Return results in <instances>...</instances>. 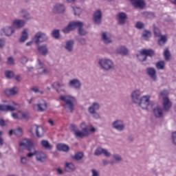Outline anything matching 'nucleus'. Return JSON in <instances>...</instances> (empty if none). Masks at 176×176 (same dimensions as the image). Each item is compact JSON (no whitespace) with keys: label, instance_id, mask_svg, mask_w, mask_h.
<instances>
[{"label":"nucleus","instance_id":"nucleus-1","mask_svg":"<svg viewBox=\"0 0 176 176\" xmlns=\"http://www.w3.org/2000/svg\"><path fill=\"white\" fill-rule=\"evenodd\" d=\"M79 128L82 131L79 130L76 125H72V130L74 131L76 138H85V137H89L90 134H94L97 131V128L93 126L91 123L85 121L79 124Z\"/></svg>","mask_w":176,"mask_h":176},{"label":"nucleus","instance_id":"nucleus-2","mask_svg":"<svg viewBox=\"0 0 176 176\" xmlns=\"http://www.w3.org/2000/svg\"><path fill=\"white\" fill-rule=\"evenodd\" d=\"M59 100L64 102L63 107L67 112H73L74 109H75V97L71 95H60Z\"/></svg>","mask_w":176,"mask_h":176},{"label":"nucleus","instance_id":"nucleus-3","mask_svg":"<svg viewBox=\"0 0 176 176\" xmlns=\"http://www.w3.org/2000/svg\"><path fill=\"white\" fill-rule=\"evenodd\" d=\"M98 64L104 71H113L115 69V65L112 59L108 58H103L99 60Z\"/></svg>","mask_w":176,"mask_h":176},{"label":"nucleus","instance_id":"nucleus-4","mask_svg":"<svg viewBox=\"0 0 176 176\" xmlns=\"http://www.w3.org/2000/svg\"><path fill=\"white\" fill-rule=\"evenodd\" d=\"M138 107L142 109H146V111L152 108V104L151 103V96L145 95L140 97L139 102L136 103Z\"/></svg>","mask_w":176,"mask_h":176},{"label":"nucleus","instance_id":"nucleus-5","mask_svg":"<svg viewBox=\"0 0 176 176\" xmlns=\"http://www.w3.org/2000/svg\"><path fill=\"white\" fill-rule=\"evenodd\" d=\"M27 157H32V156H36V162H38V163H45L46 162V154L41 151H35V148L34 150L28 153L26 155Z\"/></svg>","mask_w":176,"mask_h":176},{"label":"nucleus","instance_id":"nucleus-6","mask_svg":"<svg viewBox=\"0 0 176 176\" xmlns=\"http://www.w3.org/2000/svg\"><path fill=\"white\" fill-rule=\"evenodd\" d=\"M168 91L167 90L161 91L160 93V97L162 98V105L165 111H168L171 108V101L167 97Z\"/></svg>","mask_w":176,"mask_h":176},{"label":"nucleus","instance_id":"nucleus-7","mask_svg":"<svg viewBox=\"0 0 176 176\" xmlns=\"http://www.w3.org/2000/svg\"><path fill=\"white\" fill-rule=\"evenodd\" d=\"M46 41H47V35L42 32H36L33 37V42H34L36 45H39V43L46 42Z\"/></svg>","mask_w":176,"mask_h":176},{"label":"nucleus","instance_id":"nucleus-8","mask_svg":"<svg viewBox=\"0 0 176 176\" xmlns=\"http://www.w3.org/2000/svg\"><path fill=\"white\" fill-rule=\"evenodd\" d=\"M33 109L38 112H45L47 109V102L46 100L41 99L37 104H33Z\"/></svg>","mask_w":176,"mask_h":176},{"label":"nucleus","instance_id":"nucleus-9","mask_svg":"<svg viewBox=\"0 0 176 176\" xmlns=\"http://www.w3.org/2000/svg\"><path fill=\"white\" fill-rule=\"evenodd\" d=\"M140 54L138 55V58H139L140 61H145V60H146V56L152 57V56L155 54V51L144 49L140 50Z\"/></svg>","mask_w":176,"mask_h":176},{"label":"nucleus","instance_id":"nucleus-10","mask_svg":"<svg viewBox=\"0 0 176 176\" xmlns=\"http://www.w3.org/2000/svg\"><path fill=\"white\" fill-rule=\"evenodd\" d=\"M19 146L21 148H26L28 151L31 153L35 148H34V144H32V140L28 139H23L19 142Z\"/></svg>","mask_w":176,"mask_h":176},{"label":"nucleus","instance_id":"nucleus-11","mask_svg":"<svg viewBox=\"0 0 176 176\" xmlns=\"http://www.w3.org/2000/svg\"><path fill=\"white\" fill-rule=\"evenodd\" d=\"M111 127L117 131L122 132L124 130V121H123V120L117 119L112 122Z\"/></svg>","mask_w":176,"mask_h":176},{"label":"nucleus","instance_id":"nucleus-12","mask_svg":"<svg viewBox=\"0 0 176 176\" xmlns=\"http://www.w3.org/2000/svg\"><path fill=\"white\" fill-rule=\"evenodd\" d=\"M12 116L13 119H25V120H28L30 119V113L27 111H19L16 113H12Z\"/></svg>","mask_w":176,"mask_h":176},{"label":"nucleus","instance_id":"nucleus-13","mask_svg":"<svg viewBox=\"0 0 176 176\" xmlns=\"http://www.w3.org/2000/svg\"><path fill=\"white\" fill-rule=\"evenodd\" d=\"M16 109H19V104L16 102L12 101L9 104H0V111H16Z\"/></svg>","mask_w":176,"mask_h":176},{"label":"nucleus","instance_id":"nucleus-14","mask_svg":"<svg viewBox=\"0 0 176 176\" xmlns=\"http://www.w3.org/2000/svg\"><path fill=\"white\" fill-rule=\"evenodd\" d=\"M69 87L75 89V90H80L82 89V82L78 78L71 79L68 82Z\"/></svg>","mask_w":176,"mask_h":176},{"label":"nucleus","instance_id":"nucleus-15","mask_svg":"<svg viewBox=\"0 0 176 176\" xmlns=\"http://www.w3.org/2000/svg\"><path fill=\"white\" fill-rule=\"evenodd\" d=\"M32 133H36V137L41 138L45 135V129L43 127L38 125H34L31 129Z\"/></svg>","mask_w":176,"mask_h":176},{"label":"nucleus","instance_id":"nucleus-16","mask_svg":"<svg viewBox=\"0 0 176 176\" xmlns=\"http://www.w3.org/2000/svg\"><path fill=\"white\" fill-rule=\"evenodd\" d=\"M1 35L6 36H12L14 33V28L13 26H6L0 30Z\"/></svg>","mask_w":176,"mask_h":176},{"label":"nucleus","instance_id":"nucleus-17","mask_svg":"<svg viewBox=\"0 0 176 176\" xmlns=\"http://www.w3.org/2000/svg\"><path fill=\"white\" fill-rule=\"evenodd\" d=\"M141 94H142V93L140 89H135L131 92V98L134 104H137L138 102H139Z\"/></svg>","mask_w":176,"mask_h":176},{"label":"nucleus","instance_id":"nucleus-18","mask_svg":"<svg viewBox=\"0 0 176 176\" xmlns=\"http://www.w3.org/2000/svg\"><path fill=\"white\" fill-rule=\"evenodd\" d=\"M94 155L95 156H100L101 155H104L106 157H109L111 156V153H109L107 149L101 148V147H98L96 148Z\"/></svg>","mask_w":176,"mask_h":176},{"label":"nucleus","instance_id":"nucleus-19","mask_svg":"<svg viewBox=\"0 0 176 176\" xmlns=\"http://www.w3.org/2000/svg\"><path fill=\"white\" fill-rule=\"evenodd\" d=\"M101 40L106 44L112 43V34H111V33L104 32L101 34Z\"/></svg>","mask_w":176,"mask_h":176},{"label":"nucleus","instance_id":"nucleus-20","mask_svg":"<svg viewBox=\"0 0 176 176\" xmlns=\"http://www.w3.org/2000/svg\"><path fill=\"white\" fill-rule=\"evenodd\" d=\"M93 20L95 24H101V20H102V12H101V10H97L94 12Z\"/></svg>","mask_w":176,"mask_h":176},{"label":"nucleus","instance_id":"nucleus-21","mask_svg":"<svg viewBox=\"0 0 176 176\" xmlns=\"http://www.w3.org/2000/svg\"><path fill=\"white\" fill-rule=\"evenodd\" d=\"M37 50L41 56H47V54H49V49L47 48V45L45 44L38 45L37 47Z\"/></svg>","mask_w":176,"mask_h":176},{"label":"nucleus","instance_id":"nucleus-22","mask_svg":"<svg viewBox=\"0 0 176 176\" xmlns=\"http://www.w3.org/2000/svg\"><path fill=\"white\" fill-rule=\"evenodd\" d=\"M153 113L155 118H163L164 116V110L160 106H157L153 109Z\"/></svg>","mask_w":176,"mask_h":176},{"label":"nucleus","instance_id":"nucleus-23","mask_svg":"<svg viewBox=\"0 0 176 176\" xmlns=\"http://www.w3.org/2000/svg\"><path fill=\"white\" fill-rule=\"evenodd\" d=\"M25 25V21L23 19H14L12 22V27L14 28H23Z\"/></svg>","mask_w":176,"mask_h":176},{"label":"nucleus","instance_id":"nucleus-24","mask_svg":"<svg viewBox=\"0 0 176 176\" xmlns=\"http://www.w3.org/2000/svg\"><path fill=\"white\" fill-rule=\"evenodd\" d=\"M146 74L150 76L152 80H157V77L156 76V70L153 67H148L146 69Z\"/></svg>","mask_w":176,"mask_h":176},{"label":"nucleus","instance_id":"nucleus-25","mask_svg":"<svg viewBox=\"0 0 176 176\" xmlns=\"http://www.w3.org/2000/svg\"><path fill=\"white\" fill-rule=\"evenodd\" d=\"M69 25H70L72 30L74 31V30H76V28H78V30L80 28H82L83 22L79 21H73L70 22Z\"/></svg>","mask_w":176,"mask_h":176},{"label":"nucleus","instance_id":"nucleus-26","mask_svg":"<svg viewBox=\"0 0 176 176\" xmlns=\"http://www.w3.org/2000/svg\"><path fill=\"white\" fill-rule=\"evenodd\" d=\"M100 109V103L98 102H94L88 108V112L89 113H94L96 111Z\"/></svg>","mask_w":176,"mask_h":176},{"label":"nucleus","instance_id":"nucleus-27","mask_svg":"<svg viewBox=\"0 0 176 176\" xmlns=\"http://www.w3.org/2000/svg\"><path fill=\"white\" fill-rule=\"evenodd\" d=\"M53 89H56L57 93H65L66 90L64 89H61L63 86H64V84H61L59 82H55L52 84Z\"/></svg>","mask_w":176,"mask_h":176},{"label":"nucleus","instance_id":"nucleus-28","mask_svg":"<svg viewBox=\"0 0 176 176\" xmlns=\"http://www.w3.org/2000/svg\"><path fill=\"white\" fill-rule=\"evenodd\" d=\"M126 17H127V15H126V13L119 12L117 14V20H118L119 24H124V23H126Z\"/></svg>","mask_w":176,"mask_h":176},{"label":"nucleus","instance_id":"nucleus-29","mask_svg":"<svg viewBox=\"0 0 176 176\" xmlns=\"http://www.w3.org/2000/svg\"><path fill=\"white\" fill-rule=\"evenodd\" d=\"M132 5L135 8H140V9H142L144 6H145V3L144 2V0H130Z\"/></svg>","mask_w":176,"mask_h":176},{"label":"nucleus","instance_id":"nucleus-30","mask_svg":"<svg viewBox=\"0 0 176 176\" xmlns=\"http://www.w3.org/2000/svg\"><path fill=\"white\" fill-rule=\"evenodd\" d=\"M4 93L6 96H15V94H17L19 93V89L17 87H14L11 89H7L4 91Z\"/></svg>","mask_w":176,"mask_h":176},{"label":"nucleus","instance_id":"nucleus-31","mask_svg":"<svg viewBox=\"0 0 176 176\" xmlns=\"http://www.w3.org/2000/svg\"><path fill=\"white\" fill-rule=\"evenodd\" d=\"M53 10L56 13H63L65 11V7L63 4L56 3L54 6Z\"/></svg>","mask_w":176,"mask_h":176},{"label":"nucleus","instance_id":"nucleus-32","mask_svg":"<svg viewBox=\"0 0 176 176\" xmlns=\"http://www.w3.org/2000/svg\"><path fill=\"white\" fill-rule=\"evenodd\" d=\"M74 43H75V41L74 40H69L66 41L65 49H66L67 52H72V50H74Z\"/></svg>","mask_w":176,"mask_h":176},{"label":"nucleus","instance_id":"nucleus-33","mask_svg":"<svg viewBox=\"0 0 176 176\" xmlns=\"http://www.w3.org/2000/svg\"><path fill=\"white\" fill-rule=\"evenodd\" d=\"M28 29H24L22 32V34L20 38V42L21 43H24L25 41L28 39Z\"/></svg>","mask_w":176,"mask_h":176},{"label":"nucleus","instance_id":"nucleus-34","mask_svg":"<svg viewBox=\"0 0 176 176\" xmlns=\"http://www.w3.org/2000/svg\"><path fill=\"white\" fill-rule=\"evenodd\" d=\"M117 53L122 56H127L129 54V50L125 46H121L117 50Z\"/></svg>","mask_w":176,"mask_h":176},{"label":"nucleus","instance_id":"nucleus-35","mask_svg":"<svg viewBox=\"0 0 176 176\" xmlns=\"http://www.w3.org/2000/svg\"><path fill=\"white\" fill-rule=\"evenodd\" d=\"M56 148L58 151H61L62 152H68L69 151V146L64 144H57Z\"/></svg>","mask_w":176,"mask_h":176},{"label":"nucleus","instance_id":"nucleus-36","mask_svg":"<svg viewBox=\"0 0 176 176\" xmlns=\"http://www.w3.org/2000/svg\"><path fill=\"white\" fill-rule=\"evenodd\" d=\"M167 41L168 37L166 35H160L159 36L158 45H160V46H163V45H165Z\"/></svg>","mask_w":176,"mask_h":176},{"label":"nucleus","instance_id":"nucleus-37","mask_svg":"<svg viewBox=\"0 0 176 176\" xmlns=\"http://www.w3.org/2000/svg\"><path fill=\"white\" fill-rule=\"evenodd\" d=\"M65 168V171H67V173H71L72 171H74V170H75V165H74V164L71 162H66Z\"/></svg>","mask_w":176,"mask_h":176},{"label":"nucleus","instance_id":"nucleus-38","mask_svg":"<svg viewBox=\"0 0 176 176\" xmlns=\"http://www.w3.org/2000/svg\"><path fill=\"white\" fill-rule=\"evenodd\" d=\"M41 146L44 148V149H47L48 151H50L52 148H53L52 146H51L50 143L47 140H42L41 142Z\"/></svg>","mask_w":176,"mask_h":176},{"label":"nucleus","instance_id":"nucleus-39","mask_svg":"<svg viewBox=\"0 0 176 176\" xmlns=\"http://www.w3.org/2000/svg\"><path fill=\"white\" fill-rule=\"evenodd\" d=\"M74 16H80V14H82V12H83V10H82V8H80V7H72Z\"/></svg>","mask_w":176,"mask_h":176},{"label":"nucleus","instance_id":"nucleus-40","mask_svg":"<svg viewBox=\"0 0 176 176\" xmlns=\"http://www.w3.org/2000/svg\"><path fill=\"white\" fill-rule=\"evenodd\" d=\"M155 67L157 69H163L164 67H166V63H164V61L160 60L155 64Z\"/></svg>","mask_w":176,"mask_h":176},{"label":"nucleus","instance_id":"nucleus-41","mask_svg":"<svg viewBox=\"0 0 176 176\" xmlns=\"http://www.w3.org/2000/svg\"><path fill=\"white\" fill-rule=\"evenodd\" d=\"M152 36V33L150 31L144 30L142 33V38H144L146 41L149 39Z\"/></svg>","mask_w":176,"mask_h":176},{"label":"nucleus","instance_id":"nucleus-42","mask_svg":"<svg viewBox=\"0 0 176 176\" xmlns=\"http://www.w3.org/2000/svg\"><path fill=\"white\" fill-rule=\"evenodd\" d=\"M50 73V69L49 68H43L42 70L38 71V75H48Z\"/></svg>","mask_w":176,"mask_h":176},{"label":"nucleus","instance_id":"nucleus-43","mask_svg":"<svg viewBox=\"0 0 176 176\" xmlns=\"http://www.w3.org/2000/svg\"><path fill=\"white\" fill-rule=\"evenodd\" d=\"M44 65H45L43 64V62L41 60V59H37V63L36 65V69H38V71H40L41 69H42V68H43Z\"/></svg>","mask_w":176,"mask_h":176},{"label":"nucleus","instance_id":"nucleus-44","mask_svg":"<svg viewBox=\"0 0 176 176\" xmlns=\"http://www.w3.org/2000/svg\"><path fill=\"white\" fill-rule=\"evenodd\" d=\"M14 134H15L16 137H21V135H23V129L18 127L14 130Z\"/></svg>","mask_w":176,"mask_h":176},{"label":"nucleus","instance_id":"nucleus-45","mask_svg":"<svg viewBox=\"0 0 176 176\" xmlns=\"http://www.w3.org/2000/svg\"><path fill=\"white\" fill-rule=\"evenodd\" d=\"M21 16L25 19V20H30L31 19V16H30V14L27 12L25 10L21 11Z\"/></svg>","mask_w":176,"mask_h":176},{"label":"nucleus","instance_id":"nucleus-46","mask_svg":"<svg viewBox=\"0 0 176 176\" xmlns=\"http://www.w3.org/2000/svg\"><path fill=\"white\" fill-rule=\"evenodd\" d=\"M5 75L8 79H12L14 76V73L12 71L7 70L5 72Z\"/></svg>","mask_w":176,"mask_h":176},{"label":"nucleus","instance_id":"nucleus-47","mask_svg":"<svg viewBox=\"0 0 176 176\" xmlns=\"http://www.w3.org/2000/svg\"><path fill=\"white\" fill-rule=\"evenodd\" d=\"M52 36L55 38L56 39H58L60 38V31L58 30H54L52 32Z\"/></svg>","mask_w":176,"mask_h":176},{"label":"nucleus","instance_id":"nucleus-48","mask_svg":"<svg viewBox=\"0 0 176 176\" xmlns=\"http://www.w3.org/2000/svg\"><path fill=\"white\" fill-rule=\"evenodd\" d=\"M70 31H73V30L69 24L63 30V32H64V34H68V32H70Z\"/></svg>","mask_w":176,"mask_h":176},{"label":"nucleus","instance_id":"nucleus-49","mask_svg":"<svg viewBox=\"0 0 176 176\" xmlns=\"http://www.w3.org/2000/svg\"><path fill=\"white\" fill-rule=\"evenodd\" d=\"M7 64L8 65H13V64H14V59L13 58V57L10 56L8 58Z\"/></svg>","mask_w":176,"mask_h":176},{"label":"nucleus","instance_id":"nucleus-50","mask_svg":"<svg viewBox=\"0 0 176 176\" xmlns=\"http://www.w3.org/2000/svg\"><path fill=\"white\" fill-rule=\"evenodd\" d=\"M113 157L116 162H122V157L119 154L113 155Z\"/></svg>","mask_w":176,"mask_h":176},{"label":"nucleus","instance_id":"nucleus-51","mask_svg":"<svg viewBox=\"0 0 176 176\" xmlns=\"http://www.w3.org/2000/svg\"><path fill=\"white\" fill-rule=\"evenodd\" d=\"M91 176H100V171H98L97 169H92L91 170Z\"/></svg>","mask_w":176,"mask_h":176},{"label":"nucleus","instance_id":"nucleus-52","mask_svg":"<svg viewBox=\"0 0 176 176\" xmlns=\"http://www.w3.org/2000/svg\"><path fill=\"white\" fill-rule=\"evenodd\" d=\"M164 56L165 60H170V52H168V50H166L164 52Z\"/></svg>","mask_w":176,"mask_h":176},{"label":"nucleus","instance_id":"nucleus-53","mask_svg":"<svg viewBox=\"0 0 176 176\" xmlns=\"http://www.w3.org/2000/svg\"><path fill=\"white\" fill-rule=\"evenodd\" d=\"M82 157H83V153H78L76 154L74 156V159H76V160H80V159H82Z\"/></svg>","mask_w":176,"mask_h":176},{"label":"nucleus","instance_id":"nucleus-54","mask_svg":"<svg viewBox=\"0 0 176 176\" xmlns=\"http://www.w3.org/2000/svg\"><path fill=\"white\" fill-rule=\"evenodd\" d=\"M6 45V41L3 38H0V49H3V47Z\"/></svg>","mask_w":176,"mask_h":176},{"label":"nucleus","instance_id":"nucleus-55","mask_svg":"<svg viewBox=\"0 0 176 176\" xmlns=\"http://www.w3.org/2000/svg\"><path fill=\"white\" fill-rule=\"evenodd\" d=\"M135 27L138 30H141V28H144V23H142V22H137Z\"/></svg>","mask_w":176,"mask_h":176},{"label":"nucleus","instance_id":"nucleus-56","mask_svg":"<svg viewBox=\"0 0 176 176\" xmlns=\"http://www.w3.org/2000/svg\"><path fill=\"white\" fill-rule=\"evenodd\" d=\"M78 34H80V35H82V36H84V35H86V34H87V32H86L85 30H83L82 28H80L79 29H78Z\"/></svg>","mask_w":176,"mask_h":176},{"label":"nucleus","instance_id":"nucleus-57","mask_svg":"<svg viewBox=\"0 0 176 176\" xmlns=\"http://www.w3.org/2000/svg\"><path fill=\"white\" fill-rule=\"evenodd\" d=\"M154 34L155 36H160V30L157 28H154Z\"/></svg>","mask_w":176,"mask_h":176},{"label":"nucleus","instance_id":"nucleus-58","mask_svg":"<svg viewBox=\"0 0 176 176\" xmlns=\"http://www.w3.org/2000/svg\"><path fill=\"white\" fill-rule=\"evenodd\" d=\"M28 162V160H27V157H21V163L22 164H27V162Z\"/></svg>","mask_w":176,"mask_h":176},{"label":"nucleus","instance_id":"nucleus-59","mask_svg":"<svg viewBox=\"0 0 176 176\" xmlns=\"http://www.w3.org/2000/svg\"><path fill=\"white\" fill-rule=\"evenodd\" d=\"M89 113L92 115L94 119H100V114L94 111V113Z\"/></svg>","mask_w":176,"mask_h":176},{"label":"nucleus","instance_id":"nucleus-60","mask_svg":"<svg viewBox=\"0 0 176 176\" xmlns=\"http://www.w3.org/2000/svg\"><path fill=\"white\" fill-rule=\"evenodd\" d=\"M172 140L175 145H176V131L172 133Z\"/></svg>","mask_w":176,"mask_h":176},{"label":"nucleus","instance_id":"nucleus-61","mask_svg":"<svg viewBox=\"0 0 176 176\" xmlns=\"http://www.w3.org/2000/svg\"><path fill=\"white\" fill-rule=\"evenodd\" d=\"M2 134H3V132H2V131H0V146H3V138H2Z\"/></svg>","mask_w":176,"mask_h":176},{"label":"nucleus","instance_id":"nucleus-62","mask_svg":"<svg viewBox=\"0 0 176 176\" xmlns=\"http://www.w3.org/2000/svg\"><path fill=\"white\" fill-rule=\"evenodd\" d=\"M28 61V58L25 56H22L21 58V63H22V64H25V63H27Z\"/></svg>","mask_w":176,"mask_h":176},{"label":"nucleus","instance_id":"nucleus-63","mask_svg":"<svg viewBox=\"0 0 176 176\" xmlns=\"http://www.w3.org/2000/svg\"><path fill=\"white\" fill-rule=\"evenodd\" d=\"M32 91H34V93H39V89L38 88V87H33L32 88Z\"/></svg>","mask_w":176,"mask_h":176},{"label":"nucleus","instance_id":"nucleus-64","mask_svg":"<svg viewBox=\"0 0 176 176\" xmlns=\"http://www.w3.org/2000/svg\"><path fill=\"white\" fill-rule=\"evenodd\" d=\"M78 42L81 43V45H85L86 43V41L85 38H79Z\"/></svg>","mask_w":176,"mask_h":176}]
</instances>
